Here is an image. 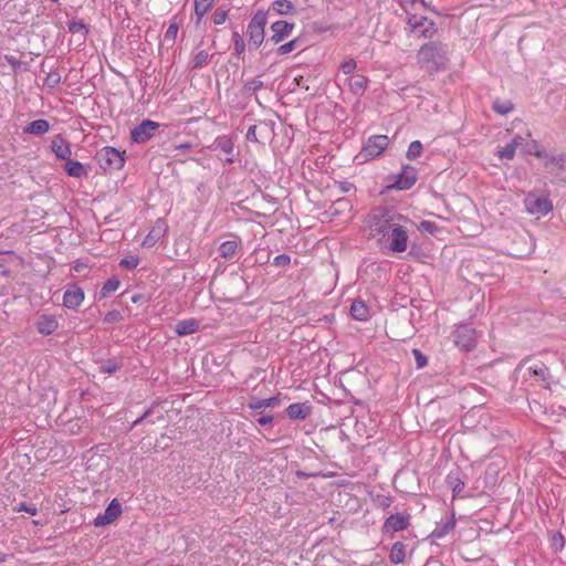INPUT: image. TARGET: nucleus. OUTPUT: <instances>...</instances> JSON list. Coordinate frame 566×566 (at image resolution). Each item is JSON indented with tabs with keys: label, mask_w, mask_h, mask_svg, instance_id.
Wrapping results in <instances>:
<instances>
[{
	"label": "nucleus",
	"mask_w": 566,
	"mask_h": 566,
	"mask_svg": "<svg viewBox=\"0 0 566 566\" xmlns=\"http://www.w3.org/2000/svg\"><path fill=\"white\" fill-rule=\"evenodd\" d=\"M264 84L259 78H252L244 83L242 94L247 96L254 95L259 90L263 88Z\"/></svg>",
	"instance_id": "72a5a7b5"
},
{
	"label": "nucleus",
	"mask_w": 566,
	"mask_h": 566,
	"mask_svg": "<svg viewBox=\"0 0 566 566\" xmlns=\"http://www.w3.org/2000/svg\"><path fill=\"white\" fill-rule=\"evenodd\" d=\"M159 127V123L151 119H144L132 129L130 139L136 144H144L155 136V133Z\"/></svg>",
	"instance_id": "9b49d317"
},
{
	"label": "nucleus",
	"mask_w": 566,
	"mask_h": 566,
	"mask_svg": "<svg viewBox=\"0 0 566 566\" xmlns=\"http://www.w3.org/2000/svg\"><path fill=\"white\" fill-rule=\"evenodd\" d=\"M200 324L195 318L182 319L176 324L175 332L178 336L195 334L199 331Z\"/></svg>",
	"instance_id": "a878e982"
},
{
	"label": "nucleus",
	"mask_w": 566,
	"mask_h": 566,
	"mask_svg": "<svg viewBox=\"0 0 566 566\" xmlns=\"http://www.w3.org/2000/svg\"><path fill=\"white\" fill-rule=\"evenodd\" d=\"M368 85V78L364 75H356L349 81L350 92L355 95H361Z\"/></svg>",
	"instance_id": "c756f323"
},
{
	"label": "nucleus",
	"mask_w": 566,
	"mask_h": 566,
	"mask_svg": "<svg viewBox=\"0 0 566 566\" xmlns=\"http://www.w3.org/2000/svg\"><path fill=\"white\" fill-rule=\"evenodd\" d=\"M120 285V281L117 277L108 279L102 286L98 293V300H103L108 297L113 292H115Z\"/></svg>",
	"instance_id": "7c9ffc66"
},
{
	"label": "nucleus",
	"mask_w": 566,
	"mask_h": 566,
	"mask_svg": "<svg viewBox=\"0 0 566 566\" xmlns=\"http://www.w3.org/2000/svg\"><path fill=\"white\" fill-rule=\"evenodd\" d=\"M107 516H109L112 518V521L114 522L117 517L120 516L123 510H122V504L119 503V501L117 499H113L111 501V503L106 506L105 511H104Z\"/></svg>",
	"instance_id": "4c0bfd02"
},
{
	"label": "nucleus",
	"mask_w": 566,
	"mask_h": 566,
	"mask_svg": "<svg viewBox=\"0 0 566 566\" xmlns=\"http://www.w3.org/2000/svg\"><path fill=\"white\" fill-rule=\"evenodd\" d=\"M139 259L134 255H128L120 260L119 265L127 269V270H134L138 266Z\"/></svg>",
	"instance_id": "49530a36"
},
{
	"label": "nucleus",
	"mask_w": 566,
	"mask_h": 566,
	"mask_svg": "<svg viewBox=\"0 0 566 566\" xmlns=\"http://www.w3.org/2000/svg\"><path fill=\"white\" fill-rule=\"evenodd\" d=\"M301 42H302L301 38H294L291 41L281 44L276 49V54L277 55H286V54L291 53L292 51L296 50L297 48H300Z\"/></svg>",
	"instance_id": "c9c22d12"
},
{
	"label": "nucleus",
	"mask_w": 566,
	"mask_h": 566,
	"mask_svg": "<svg viewBox=\"0 0 566 566\" xmlns=\"http://www.w3.org/2000/svg\"><path fill=\"white\" fill-rule=\"evenodd\" d=\"M67 29L72 34H81L83 40H85L88 33V27L82 20L73 19L69 21Z\"/></svg>",
	"instance_id": "473e14b6"
},
{
	"label": "nucleus",
	"mask_w": 566,
	"mask_h": 566,
	"mask_svg": "<svg viewBox=\"0 0 566 566\" xmlns=\"http://www.w3.org/2000/svg\"><path fill=\"white\" fill-rule=\"evenodd\" d=\"M238 241L237 240H228L220 244L218 251L221 258L223 259H230L232 258L238 249Z\"/></svg>",
	"instance_id": "2f4dec72"
},
{
	"label": "nucleus",
	"mask_w": 566,
	"mask_h": 566,
	"mask_svg": "<svg viewBox=\"0 0 566 566\" xmlns=\"http://www.w3.org/2000/svg\"><path fill=\"white\" fill-rule=\"evenodd\" d=\"M417 62L430 76L448 66V46L440 41H430L420 46Z\"/></svg>",
	"instance_id": "f03ea898"
},
{
	"label": "nucleus",
	"mask_w": 566,
	"mask_h": 566,
	"mask_svg": "<svg viewBox=\"0 0 566 566\" xmlns=\"http://www.w3.org/2000/svg\"><path fill=\"white\" fill-rule=\"evenodd\" d=\"M64 171L67 176L74 178L86 177L88 174L87 168L82 163L73 160L71 158L65 160Z\"/></svg>",
	"instance_id": "393cba45"
},
{
	"label": "nucleus",
	"mask_w": 566,
	"mask_h": 566,
	"mask_svg": "<svg viewBox=\"0 0 566 566\" xmlns=\"http://www.w3.org/2000/svg\"><path fill=\"white\" fill-rule=\"evenodd\" d=\"M35 327L41 335L49 336L57 329L59 322L54 315L42 314L36 318Z\"/></svg>",
	"instance_id": "a211bd4d"
},
{
	"label": "nucleus",
	"mask_w": 566,
	"mask_h": 566,
	"mask_svg": "<svg viewBox=\"0 0 566 566\" xmlns=\"http://www.w3.org/2000/svg\"><path fill=\"white\" fill-rule=\"evenodd\" d=\"M406 558V545L402 542H395L389 553V559L392 564H401Z\"/></svg>",
	"instance_id": "c85d7f7f"
},
{
	"label": "nucleus",
	"mask_w": 566,
	"mask_h": 566,
	"mask_svg": "<svg viewBox=\"0 0 566 566\" xmlns=\"http://www.w3.org/2000/svg\"><path fill=\"white\" fill-rule=\"evenodd\" d=\"M84 301V291L77 284L66 287L63 295V305L70 310H76Z\"/></svg>",
	"instance_id": "dca6fc26"
},
{
	"label": "nucleus",
	"mask_w": 566,
	"mask_h": 566,
	"mask_svg": "<svg viewBox=\"0 0 566 566\" xmlns=\"http://www.w3.org/2000/svg\"><path fill=\"white\" fill-rule=\"evenodd\" d=\"M389 138L386 135H373L364 144L361 150L356 156L360 163L371 160L379 157L388 147Z\"/></svg>",
	"instance_id": "423d86ee"
},
{
	"label": "nucleus",
	"mask_w": 566,
	"mask_h": 566,
	"mask_svg": "<svg viewBox=\"0 0 566 566\" xmlns=\"http://www.w3.org/2000/svg\"><path fill=\"white\" fill-rule=\"evenodd\" d=\"M349 313L354 319L360 321V322H365L370 317V308L361 300H355L352 303Z\"/></svg>",
	"instance_id": "5701e85b"
},
{
	"label": "nucleus",
	"mask_w": 566,
	"mask_h": 566,
	"mask_svg": "<svg viewBox=\"0 0 566 566\" xmlns=\"http://www.w3.org/2000/svg\"><path fill=\"white\" fill-rule=\"evenodd\" d=\"M291 263V256L289 254H280V255H276L274 259H273V264L275 266H286Z\"/></svg>",
	"instance_id": "5fc2aeb1"
},
{
	"label": "nucleus",
	"mask_w": 566,
	"mask_h": 566,
	"mask_svg": "<svg viewBox=\"0 0 566 566\" xmlns=\"http://www.w3.org/2000/svg\"><path fill=\"white\" fill-rule=\"evenodd\" d=\"M269 11L258 9L247 25L248 49L258 50L265 41V27L268 24Z\"/></svg>",
	"instance_id": "7ed1b4c3"
},
{
	"label": "nucleus",
	"mask_w": 566,
	"mask_h": 566,
	"mask_svg": "<svg viewBox=\"0 0 566 566\" xmlns=\"http://www.w3.org/2000/svg\"><path fill=\"white\" fill-rule=\"evenodd\" d=\"M350 208H352V206L347 199L338 198L337 200H335V202L331 207V213L333 216H335V214L340 213L342 210L350 209Z\"/></svg>",
	"instance_id": "79ce46f5"
},
{
	"label": "nucleus",
	"mask_w": 566,
	"mask_h": 566,
	"mask_svg": "<svg viewBox=\"0 0 566 566\" xmlns=\"http://www.w3.org/2000/svg\"><path fill=\"white\" fill-rule=\"evenodd\" d=\"M247 46H248V44H245L244 40L233 42V49H234L233 54L238 57H242L245 52Z\"/></svg>",
	"instance_id": "6e6d98bb"
},
{
	"label": "nucleus",
	"mask_w": 566,
	"mask_h": 566,
	"mask_svg": "<svg viewBox=\"0 0 566 566\" xmlns=\"http://www.w3.org/2000/svg\"><path fill=\"white\" fill-rule=\"evenodd\" d=\"M376 502L380 507L388 509L392 503V499L386 495H378Z\"/></svg>",
	"instance_id": "052dcab7"
},
{
	"label": "nucleus",
	"mask_w": 566,
	"mask_h": 566,
	"mask_svg": "<svg viewBox=\"0 0 566 566\" xmlns=\"http://www.w3.org/2000/svg\"><path fill=\"white\" fill-rule=\"evenodd\" d=\"M335 187L338 188L339 192L342 193H346L356 189L355 185L347 180L335 181Z\"/></svg>",
	"instance_id": "864d4df0"
},
{
	"label": "nucleus",
	"mask_w": 566,
	"mask_h": 566,
	"mask_svg": "<svg viewBox=\"0 0 566 566\" xmlns=\"http://www.w3.org/2000/svg\"><path fill=\"white\" fill-rule=\"evenodd\" d=\"M295 28V23L286 20H277L270 25L271 35L266 39L265 44H279L287 39Z\"/></svg>",
	"instance_id": "f8f14e48"
},
{
	"label": "nucleus",
	"mask_w": 566,
	"mask_h": 566,
	"mask_svg": "<svg viewBox=\"0 0 566 566\" xmlns=\"http://www.w3.org/2000/svg\"><path fill=\"white\" fill-rule=\"evenodd\" d=\"M515 151H516V147L512 143H509L503 148H501L496 151V156L500 159L512 160L515 156Z\"/></svg>",
	"instance_id": "ea45409f"
},
{
	"label": "nucleus",
	"mask_w": 566,
	"mask_h": 566,
	"mask_svg": "<svg viewBox=\"0 0 566 566\" xmlns=\"http://www.w3.org/2000/svg\"><path fill=\"white\" fill-rule=\"evenodd\" d=\"M296 476L298 478H302V479H307V478H315V476H318L319 473H316V472H312V473H307V472H304V471H296Z\"/></svg>",
	"instance_id": "338daca9"
},
{
	"label": "nucleus",
	"mask_w": 566,
	"mask_h": 566,
	"mask_svg": "<svg viewBox=\"0 0 566 566\" xmlns=\"http://www.w3.org/2000/svg\"><path fill=\"white\" fill-rule=\"evenodd\" d=\"M524 142V138L520 135H516L512 140L511 143L517 148L520 147Z\"/></svg>",
	"instance_id": "774afa93"
},
{
	"label": "nucleus",
	"mask_w": 566,
	"mask_h": 566,
	"mask_svg": "<svg viewBox=\"0 0 566 566\" xmlns=\"http://www.w3.org/2000/svg\"><path fill=\"white\" fill-rule=\"evenodd\" d=\"M61 82V75L57 71H51L46 74L43 84L50 88H54Z\"/></svg>",
	"instance_id": "37998d69"
},
{
	"label": "nucleus",
	"mask_w": 566,
	"mask_h": 566,
	"mask_svg": "<svg viewBox=\"0 0 566 566\" xmlns=\"http://www.w3.org/2000/svg\"><path fill=\"white\" fill-rule=\"evenodd\" d=\"M50 123L46 119H36L23 127V133L29 135L41 136L48 133Z\"/></svg>",
	"instance_id": "bb28decb"
},
{
	"label": "nucleus",
	"mask_w": 566,
	"mask_h": 566,
	"mask_svg": "<svg viewBox=\"0 0 566 566\" xmlns=\"http://www.w3.org/2000/svg\"><path fill=\"white\" fill-rule=\"evenodd\" d=\"M112 523H113L112 518L109 516H107V514L105 512L103 514H98L93 520V525L96 527L105 526V525H108Z\"/></svg>",
	"instance_id": "603ef678"
},
{
	"label": "nucleus",
	"mask_w": 566,
	"mask_h": 566,
	"mask_svg": "<svg viewBox=\"0 0 566 566\" xmlns=\"http://www.w3.org/2000/svg\"><path fill=\"white\" fill-rule=\"evenodd\" d=\"M280 403L279 397H270L266 399H259L256 397H251L248 407L258 412L261 413L265 408H272Z\"/></svg>",
	"instance_id": "b1692460"
},
{
	"label": "nucleus",
	"mask_w": 566,
	"mask_h": 566,
	"mask_svg": "<svg viewBox=\"0 0 566 566\" xmlns=\"http://www.w3.org/2000/svg\"><path fill=\"white\" fill-rule=\"evenodd\" d=\"M176 18L177 17H174L168 29L166 30L165 32V41H169V42H175L176 40V36H177V33H178V30H179V25L176 21Z\"/></svg>",
	"instance_id": "a19ab883"
},
{
	"label": "nucleus",
	"mask_w": 566,
	"mask_h": 566,
	"mask_svg": "<svg viewBox=\"0 0 566 566\" xmlns=\"http://www.w3.org/2000/svg\"><path fill=\"white\" fill-rule=\"evenodd\" d=\"M120 367H122V365L118 364L116 360L108 359V360L102 363L99 369L104 374H114Z\"/></svg>",
	"instance_id": "a18cd8bd"
},
{
	"label": "nucleus",
	"mask_w": 566,
	"mask_h": 566,
	"mask_svg": "<svg viewBox=\"0 0 566 566\" xmlns=\"http://www.w3.org/2000/svg\"><path fill=\"white\" fill-rule=\"evenodd\" d=\"M409 514H392L388 516L382 525L384 533H396L399 531H403L409 526Z\"/></svg>",
	"instance_id": "2eb2a0df"
},
{
	"label": "nucleus",
	"mask_w": 566,
	"mask_h": 566,
	"mask_svg": "<svg viewBox=\"0 0 566 566\" xmlns=\"http://www.w3.org/2000/svg\"><path fill=\"white\" fill-rule=\"evenodd\" d=\"M412 354L416 359L417 368H423L428 364L427 356L418 348L412 349Z\"/></svg>",
	"instance_id": "09e8293b"
},
{
	"label": "nucleus",
	"mask_w": 566,
	"mask_h": 566,
	"mask_svg": "<svg viewBox=\"0 0 566 566\" xmlns=\"http://www.w3.org/2000/svg\"><path fill=\"white\" fill-rule=\"evenodd\" d=\"M211 56H212V54H210L206 50L199 51L198 53L195 54V56L192 59L191 67L193 70L203 67L209 62Z\"/></svg>",
	"instance_id": "f704fd0d"
},
{
	"label": "nucleus",
	"mask_w": 566,
	"mask_h": 566,
	"mask_svg": "<svg viewBox=\"0 0 566 566\" xmlns=\"http://www.w3.org/2000/svg\"><path fill=\"white\" fill-rule=\"evenodd\" d=\"M210 151H220L224 155L223 160L227 164L234 163V143L231 137L227 135L218 136L211 145L207 147Z\"/></svg>",
	"instance_id": "ddd939ff"
},
{
	"label": "nucleus",
	"mask_w": 566,
	"mask_h": 566,
	"mask_svg": "<svg viewBox=\"0 0 566 566\" xmlns=\"http://www.w3.org/2000/svg\"><path fill=\"white\" fill-rule=\"evenodd\" d=\"M446 483L452 489L453 497L460 495L465 486L461 470L459 468L451 470L447 474Z\"/></svg>",
	"instance_id": "aec40b11"
},
{
	"label": "nucleus",
	"mask_w": 566,
	"mask_h": 566,
	"mask_svg": "<svg viewBox=\"0 0 566 566\" xmlns=\"http://www.w3.org/2000/svg\"><path fill=\"white\" fill-rule=\"evenodd\" d=\"M357 67V63L354 59H349V60H346L344 61L340 66H339V70L344 73V74H352Z\"/></svg>",
	"instance_id": "8fccbe9b"
},
{
	"label": "nucleus",
	"mask_w": 566,
	"mask_h": 566,
	"mask_svg": "<svg viewBox=\"0 0 566 566\" xmlns=\"http://www.w3.org/2000/svg\"><path fill=\"white\" fill-rule=\"evenodd\" d=\"M418 179V171L410 165H402L401 171L397 175L386 177L387 190H409Z\"/></svg>",
	"instance_id": "20e7f679"
},
{
	"label": "nucleus",
	"mask_w": 566,
	"mask_h": 566,
	"mask_svg": "<svg viewBox=\"0 0 566 566\" xmlns=\"http://www.w3.org/2000/svg\"><path fill=\"white\" fill-rule=\"evenodd\" d=\"M564 543H565L564 536L559 532H556V533L553 534V536H552V545L556 549H562L564 547Z\"/></svg>",
	"instance_id": "4d7b16f0"
},
{
	"label": "nucleus",
	"mask_w": 566,
	"mask_h": 566,
	"mask_svg": "<svg viewBox=\"0 0 566 566\" xmlns=\"http://www.w3.org/2000/svg\"><path fill=\"white\" fill-rule=\"evenodd\" d=\"M229 17V10L217 8L212 14V22L216 25L223 24Z\"/></svg>",
	"instance_id": "c03bdc74"
},
{
	"label": "nucleus",
	"mask_w": 566,
	"mask_h": 566,
	"mask_svg": "<svg viewBox=\"0 0 566 566\" xmlns=\"http://www.w3.org/2000/svg\"><path fill=\"white\" fill-rule=\"evenodd\" d=\"M51 149L56 156V158L66 160L71 157V145L70 143L62 137V135H56L52 139Z\"/></svg>",
	"instance_id": "6ab92c4d"
},
{
	"label": "nucleus",
	"mask_w": 566,
	"mask_h": 566,
	"mask_svg": "<svg viewBox=\"0 0 566 566\" xmlns=\"http://www.w3.org/2000/svg\"><path fill=\"white\" fill-rule=\"evenodd\" d=\"M213 2H214V0H195V6H198L201 8L207 7V9H211L213 6Z\"/></svg>",
	"instance_id": "69168bd1"
},
{
	"label": "nucleus",
	"mask_w": 566,
	"mask_h": 566,
	"mask_svg": "<svg viewBox=\"0 0 566 566\" xmlns=\"http://www.w3.org/2000/svg\"><path fill=\"white\" fill-rule=\"evenodd\" d=\"M123 319V315L118 310L108 311L104 316V322L107 324L118 323Z\"/></svg>",
	"instance_id": "de8ad7c7"
},
{
	"label": "nucleus",
	"mask_w": 566,
	"mask_h": 566,
	"mask_svg": "<svg viewBox=\"0 0 566 566\" xmlns=\"http://www.w3.org/2000/svg\"><path fill=\"white\" fill-rule=\"evenodd\" d=\"M422 150H423V147H422L421 142L413 140V142L410 143V145L408 147V150L406 153V157L409 160H415L418 157H420V155L422 154Z\"/></svg>",
	"instance_id": "58836bf2"
},
{
	"label": "nucleus",
	"mask_w": 566,
	"mask_h": 566,
	"mask_svg": "<svg viewBox=\"0 0 566 566\" xmlns=\"http://www.w3.org/2000/svg\"><path fill=\"white\" fill-rule=\"evenodd\" d=\"M14 511L17 512H27L30 515L34 516L38 514V509L35 506H30L27 503H20Z\"/></svg>",
	"instance_id": "13d9d810"
},
{
	"label": "nucleus",
	"mask_w": 566,
	"mask_h": 566,
	"mask_svg": "<svg viewBox=\"0 0 566 566\" xmlns=\"http://www.w3.org/2000/svg\"><path fill=\"white\" fill-rule=\"evenodd\" d=\"M452 340L461 350L470 352L476 346V331L469 323H461L452 332Z\"/></svg>",
	"instance_id": "0eeeda50"
},
{
	"label": "nucleus",
	"mask_w": 566,
	"mask_h": 566,
	"mask_svg": "<svg viewBox=\"0 0 566 566\" xmlns=\"http://www.w3.org/2000/svg\"><path fill=\"white\" fill-rule=\"evenodd\" d=\"M524 205L528 213L536 216H546L553 210V202L545 196H538L534 192L527 193Z\"/></svg>",
	"instance_id": "9d476101"
},
{
	"label": "nucleus",
	"mask_w": 566,
	"mask_h": 566,
	"mask_svg": "<svg viewBox=\"0 0 566 566\" xmlns=\"http://www.w3.org/2000/svg\"><path fill=\"white\" fill-rule=\"evenodd\" d=\"M419 229L430 234H434L439 230V227L432 221L423 220L420 222Z\"/></svg>",
	"instance_id": "3c124183"
},
{
	"label": "nucleus",
	"mask_w": 566,
	"mask_h": 566,
	"mask_svg": "<svg viewBox=\"0 0 566 566\" xmlns=\"http://www.w3.org/2000/svg\"><path fill=\"white\" fill-rule=\"evenodd\" d=\"M533 156L543 159V165L548 170H553V168L556 167L559 170L566 171V153L549 156L545 149H536L533 151Z\"/></svg>",
	"instance_id": "4468645a"
},
{
	"label": "nucleus",
	"mask_w": 566,
	"mask_h": 566,
	"mask_svg": "<svg viewBox=\"0 0 566 566\" xmlns=\"http://www.w3.org/2000/svg\"><path fill=\"white\" fill-rule=\"evenodd\" d=\"M313 411V406L308 402H294L286 409L285 413L291 420H305Z\"/></svg>",
	"instance_id": "f3484780"
},
{
	"label": "nucleus",
	"mask_w": 566,
	"mask_h": 566,
	"mask_svg": "<svg viewBox=\"0 0 566 566\" xmlns=\"http://www.w3.org/2000/svg\"><path fill=\"white\" fill-rule=\"evenodd\" d=\"M256 422L260 424V426H268V424H271L273 422V416L271 415H266V416H262L260 417Z\"/></svg>",
	"instance_id": "0e129e2a"
},
{
	"label": "nucleus",
	"mask_w": 566,
	"mask_h": 566,
	"mask_svg": "<svg viewBox=\"0 0 566 566\" xmlns=\"http://www.w3.org/2000/svg\"><path fill=\"white\" fill-rule=\"evenodd\" d=\"M95 160L104 171L119 170L125 164L124 153L111 146L98 150L95 155Z\"/></svg>",
	"instance_id": "39448f33"
},
{
	"label": "nucleus",
	"mask_w": 566,
	"mask_h": 566,
	"mask_svg": "<svg viewBox=\"0 0 566 566\" xmlns=\"http://www.w3.org/2000/svg\"><path fill=\"white\" fill-rule=\"evenodd\" d=\"M455 527V516L454 513L446 516L444 520H441L437 523L436 528L431 533V537L433 538H442L448 533H450Z\"/></svg>",
	"instance_id": "412c9836"
},
{
	"label": "nucleus",
	"mask_w": 566,
	"mask_h": 566,
	"mask_svg": "<svg viewBox=\"0 0 566 566\" xmlns=\"http://www.w3.org/2000/svg\"><path fill=\"white\" fill-rule=\"evenodd\" d=\"M266 11L269 13L272 11L277 15H294L297 12L295 6L290 0H275Z\"/></svg>",
	"instance_id": "4be33fe9"
},
{
	"label": "nucleus",
	"mask_w": 566,
	"mask_h": 566,
	"mask_svg": "<svg viewBox=\"0 0 566 566\" xmlns=\"http://www.w3.org/2000/svg\"><path fill=\"white\" fill-rule=\"evenodd\" d=\"M407 25L412 32H418L419 36L426 39H431L438 31L432 20L418 14H410L407 19Z\"/></svg>",
	"instance_id": "1a4fd4ad"
},
{
	"label": "nucleus",
	"mask_w": 566,
	"mask_h": 566,
	"mask_svg": "<svg viewBox=\"0 0 566 566\" xmlns=\"http://www.w3.org/2000/svg\"><path fill=\"white\" fill-rule=\"evenodd\" d=\"M528 370L534 377L542 380L545 384V387L549 386L551 374L548 367L544 363L538 361L532 365Z\"/></svg>",
	"instance_id": "cd10ccee"
},
{
	"label": "nucleus",
	"mask_w": 566,
	"mask_h": 566,
	"mask_svg": "<svg viewBox=\"0 0 566 566\" xmlns=\"http://www.w3.org/2000/svg\"><path fill=\"white\" fill-rule=\"evenodd\" d=\"M514 105L511 101L495 99L492 104V109L500 115H506L512 112Z\"/></svg>",
	"instance_id": "e433bc0d"
},
{
	"label": "nucleus",
	"mask_w": 566,
	"mask_h": 566,
	"mask_svg": "<svg viewBox=\"0 0 566 566\" xmlns=\"http://www.w3.org/2000/svg\"><path fill=\"white\" fill-rule=\"evenodd\" d=\"M403 2H407V3H410V4H416V3H420L423 8L432 11V12H436L437 11L434 9H432L424 0H399L398 3L403 8V10L407 12L405 6H403Z\"/></svg>",
	"instance_id": "bf43d9fd"
},
{
	"label": "nucleus",
	"mask_w": 566,
	"mask_h": 566,
	"mask_svg": "<svg viewBox=\"0 0 566 566\" xmlns=\"http://www.w3.org/2000/svg\"><path fill=\"white\" fill-rule=\"evenodd\" d=\"M210 9H207V7L201 8V7L195 6V14H196V18H197V21H196L197 24H199L201 22L202 18L206 15V13Z\"/></svg>",
	"instance_id": "e2e57ef3"
},
{
	"label": "nucleus",
	"mask_w": 566,
	"mask_h": 566,
	"mask_svg": "<svg viewBox=\"0 0 566 566\" xmlns=\"http://www.w3.org/2000/svg\"><path fill=\"white\" fill-rule=\"evenodd\" d=\"M403 223L399 222L395 226L385 238L389 250L394 253H402L408 248L409 233Z\"/></svg>",
	"instance_id": "6e6552de"
},
{
	"label": "nucleus",
	"mask_w": 566,
	"mask_h": 566,
	"mask_svg": "<svg viewBox=\"0 0 566 566\" xmlns=\"http://www.w3.org/2000/svg\"><path fill=\"white\" fill-rule=\"evenodd\" d=\"M245 138L249 142L259 143V139L256 137V125H252L249 127Z\"/></svg>",
	"instance_id": "680f3d73"
},
{
	"label": "nucleus",
	"mask_w": 566,
	"mask_h": 566,
	"mask_svg": "<svg viewBox=\"0 0 566 566\" xmlns=\"http://www.w3.org/2000/svg\"><path fill=\"white\" fill-rule=\"evenodd\" d=\"M399 222H410V220L395 209L384 206L371 209L366 217L369 235L378 241L385 239Z\"/></svg>",
	"instance_id": "f257e3e1"
}]
</instances>
